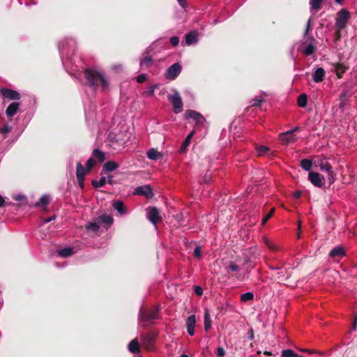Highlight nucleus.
<instances>
[{
    "mask_svg": "<svg viewBox=\"0 0 357 357\" xmlns=\"http://www.w3.org/2000/svg\"><path fill=\"white\" fill-rule=\"evenodd\" d=\"M84 75L88 85L94 91L98 89L100 84L104 90L108 86V82L104 75L95 69L86 68L84 70Z\"/></svg>",
    "mask_w": 357,
    "mask_h": 357,
    "instance_id": "nucleus-1",
    "label": "nucleus"
},
{
    "mask_svg": "<svg viewBox=\"0 0 357 357\" xmlns=\"http://www.w3.org/2000/svg\"><path fill=\"white\" fill-rule=\"evenodd\" d=\"M168 100L173 106V110L175 114H178L183 110L182 98L178 91L174 90L173 94H169L167 96Z\"/></svg>",
    "mask_w": 357,
    "mask_h": 357,
    "instance_id": "nucleus-2",
    "label": "nucleus"
},
{
    "mask_svg": "<svg viewBox=\"0 0 357 357\" xmlns=\"http://www.w3.org/2000/svg\"><path fill=\"white\" fill-rule=\"evenodd\" d=\"M350 13L346 9L340 10L337 14L335 20V28L338 29H344L350 18Z\"/></svg>",
    "mask_w": 357,
    "mask_h": 357,
    "instance_id": "nucleus-3",
    "label": "nucleus"
},
{
    "mask_svg": "<svg viewBox=\"0 0 357 357\" xmlns=\"http://www.w3.org/2000/svg\"><path fill=\"white\" fill-rule=\"evenodd\" d=\"M158 310L152 307L149 310H141L139 312L140 321L145 323H153V321L158 319Z\"/></svg>",
    "mask_w": 357,
    "mask_h": 357,
    "instance_id": "nucleus-4",
    "label": "nucleus"
},
{
    "mask_svg": "<svg viewBox=\"0 0 357 357\" xmlns=\"http://www.w3.org/2000/svg\"><path fill=\"white\" fill-rule=\"evenodd\" d=\"M181 72V66L178 63H175L170 66L166 73L165 77L170 80L175 79Z\"/></svg>",
    "mask_w": 357,
    "mask_h": 357,
    "instance_id": "nucleus-5",
    "label": "nucleus"
},
{
    "mask_svg": "<svg viewBox=\"0 0 357 357\" xmlns=\"http://www.w3.org/2000/svg\"><path fill=\"white\" fill-rule=\"evenodd\" d=\"M308 180L317 188H322L324 186V177L318 172H310Z\"/></svg>",
    "mask_w": 357,
    "mask_h": 357,
    "instance_id": "nucleus-6",
    "label": "nucleus"
},
{
    "mask_svg": "<svg viewBox=\"0 0 357 357\" xmlns=\"http://www.w3.org/2000/svg\"><path fill=\"white\" fill-rule=\"evenodd\" d=\"M184 117L185 119H192L195 120L197 126L202 125L204 121V118L201 114L190 109L185 111Z\"/></svg>",
    "mask_w": 357,
    "mask_h": 357,
    "instance_id": "nucleus-7",
    "label": "nucleus"
},
{
    "mask_svg": "<svg viewBox=\"0 0 357 357\" xmlns=\"http://www.w3.org/2000/svg\"><path fill=\"white\" fill-rule=\"evenodd\" d=\"M148 219L153 225H156L162 221L158 209L156 207H151L148 208Z\"/></svg>",
    "mask_w": 357,
    "mask_h": 357,
    "instance_id": "nucleus-8",
    "label": "nucleus"
},
{
    "mask_svg": "<svg viewBox=\"0 0 357 357\" xmlns=\"http://www.w3.org/2000/svg\"><path fill=\"white\" fill-rule=\"evenodd\" d=\"M157 335V333L153 332L148 333L143 337L142 344L146 349L151 350L153 349V343Z\"/></svg>",
    "mask_w": 357,
    "mask_h": 357,
    "instance_id": "nucleus-9",
    "label": "nucleus"
},
{
    "mask_svg": "<svg viewBox=\"0 0 357 357\" xmlns=\"http://www.w3.org/2000/svg\"><path fill=\"white\" fill-rule=\"evenodd\" d=\"M135 194L143 195L147 199H151L154 196L152 188L149 185H142L136 188Z\"/></svg>",
    "mask_w": 357,
    "mask_h": 357,
    "instance_id": "nucleus-10",
    "label": "nucleus"
},
{
    "mask_svg": "<svg viewBox=\"0 0 357 357\" xmlns=\"http://www.w3.org/2000/svg\"><path fill=\"white\" fill-rule=\"evenodd\" d=\"M279 139L282 142V144H291L297 140L296 135L292 133V131L289 130L280 133Z\"/></svg>",
    "mask_w": 357,
    "mask_h": 357,
    "instance_id": "nucleus-11",
    "label": "nucleus"
},
{
    "mask_svg": "<svg viewBox=\"0 0 357 357\" xmlns=\"http://www.w3.org/2000/svg\"><path fill=\"white\" fill-rule=\"evenodd\" d=\"M1 93L4 98H7L9 100H17L20 99V94L17 91L3 88L1 89Z\"/></svg>",
    "mask_w": 357,
    "mask_h": 357,
    "instance_id": "nucleus-12",
    "label": "nucleus"
},
{
    "mask_svg": "<svg viewBox=\"0 0 357 357\" xmlns=\"http://www.w3.org/2000/svg\"><path fill=\"white\" fill-rule=\"evenodd\" d=\"M308 40H310V43H307V41L305 42L303 45H305V47L301 50L306 56L312 55L316 51V47L313 43V42L315 41L314 38L313 37H310Z\"/></svg>",
    "mask_w": 357,
    "mask_h": 357,
    "instance_id": "nucleus-13",
    "label": "nucleus"
},
{
    "mask_svg": "<svg viewBox=\"0 0 357 357\" xmlns=\"http://www.w3.org/2000/svg\"><path fill=\"white\" fill-rule=\"evenodd\" d=\"M196 317L195 314L190 315L186 319V328L188 334L190 336L195 335V327L196 325Z\"/></svg>",
    "mask_w": 357,
    "mask_h": 357,
    "instance_id": "nucleus-14",
    "label": "nucleus"
},
{
    "mask_svg": "<svg viewBox=\"0 0 357 357\" xmlns=\"http://www.w3.org/2000/svg\"><path fill=\"white\" fill-rule=\"evenodd\" d=\"M185 43L190 45L198 41V33L196 31H191L185 35Z\"/></svg>",
    "mask_w": 357,
    "mask_h": 357,
    "instance_id": "nucleus-15",
    "label": "nucleus"
},
{
    "mask_svg": "<svg viewBox=\"0 0 357 357\" xmlns=\"http://www.w3.org/2000/svg\"><path fill=\"white\" fill-rule=\"evenodd\" d=\"M20 106V103L13 102L10 103L6 110V114L8 117H13L16 113Z\"/></svg>",
    "mask_w": 357,
    "mask_h": 357,
    "instance_id": "nucleus-16",
    "label": "nucleus"
},
{
    "mask_svg": "<svg viewBox=\"0 0 357 357\" xmlns=\"http://www.w3.org/2000/svg\"><path fill=\"white\" fill-rule=\"evenodd\" d=\"M128 350L132 354H137L140 351V345L138 339H133L128 346Z\"/></svg>",
    "mask_w": 357,
    "mask_h": 357,
    "instance_id": "nucleus-17",
    "label": "nucleus"
},
{
    "mask_svg": "<svg viewBox=\"0 0 357 357\" xmlns=\"http://www.w3.org/2000/svg\"><path fill=\"white\" fill-rule=\"evenodd\" d=\"M325 76V70L322 68H317L313 75L314 82H321Z\"/></svg>",
    "mask_w": 357,
    "mask_h": 357,
    "instance_id": "nucleus-18",
    "label": "nucleus"
},
{
    "mask_svg": "<svg viewBox=\"0 0 357 357\" xmlns=\"http://www.w3.org/2000/svg\"><path fill=\"white\" fill-rule=\"evenodd\" d=\"M119 166V165L117 162L114 161H107L104 164L102 171L105 172H110L116 169Z\"/></svg>",
    "mask_w": 357,
    "mask_h": 357,
    "instance_id": "nucleus-19",
    "label": "nucleus"
},
{
    "mask_svg": "<svg viewBox=\"0 0 357 357\" xmlns=\"http://www.w3.org/2000/svg\"><path fill=\"white\" fill-rule=\"evenodd\" d=\"M345 252L344 250L342 247H336L331 250L330 252V257L335 258V257H342L344 256Z\"/></svg>",
    "mask_w": 357,
    "mask_h": 357,
    "instance_id": "nucleus-20",
    "label": "nucleus"
},
{
    "mask_svg": "<svg viewBox=\"0 0 357 357\" xmlns=\"http://www.w3.org/2000/svg\"><path fill=\"white\" fill-rule=\"evenodd\" d=\"M89 172L86 171V169H84L83 165L80 162H78L76 165V176L77 178H84L86 173Z\"/></svg>",
    "mask_w": 357,
    "mask_h": 357,
    "instance_id": "nucleus-21",
    "label": "nucleus"
},
{
    "mask_svg": "<svg viewBox=\"0 0 357 357\" xmlns=\"http://www.w3.org/2000/svg\"><path fill=\"white\" fill-rule=\"evenodd\" d=\"M92 158L100 162H102L105 160V154L99 149H95L92 152Z\"/></svg>",
    "mask_w": 357,
    "mask_h": 357,
    "instance_id": "nucleus-22",
    "label": "nucleus"
},
{
    "mask_svg": "<svg viewBox=\"0 0 357 357\" xmlns=\"http://www.w3.org/2000/svg\"><path fill=\"white\" fill-rule=\"evenodd\" d=\"M113 207L121 214L123 215L126 213L127 209L123 204L122 201H116L113 203Z\"/></svg>",
    "mask_w": 357,
    "mask_h": 357,
    "instance_id": "nucleus-23",
    "label": "nucleus"
},
{
    "mask_svg": "<svg viewBox=\"0 0 357 357\" xmlns=\"http://www.w3.org/2000/svg\"><path fill=\"white\" fill-rule=\"evenodd\" d=\"M347 69L348 67L343 63H337L335 65V70L339 78L342 77V75L344 73Z\"/></svg>",
    "mask_w": 357,
    "mask_h": 357,
    "instance_id": "nucleus-24",
    "label": "nucleus"
},
{
    "mask_svg": "<svg viewBox=\"0 0 357 357\" xmlns=\"http://www.w3.org/2000/svg\"><path fill=\"white\" fill-rule=\"evenodd\" d=\"M162 156V154L154 149H151L147 152V157L151 160H156Z\"/></svg>",
    "mask_w": 357,
    "mask_h": 357,
    "instance_id": "nucleus-25",
    "label": "nucleus"
},
{
    "mask_svg": "<svg viewBox=\"0 0 357 357\" xmlns=\"http://www.w3.org/2000/svg\"><path fill=\"white\" fill-rule=\"evenodd\" d=\"M307 102V96L305 93L300 94L297 98V104L300 107H305Z\"/></svg>",
    "mask_w": 357,
    "mask_h": 357,
    "instance_id": "nucleus-26",
    "label": "nucleus"
},
{
    "mask_svg": "<svg viewBox=\"0 0 357 357\" xmlns=\"http://www.w3.org/2000/svg\"><path fill=\"white\" fill-rule=\"evenodd\" d=\"M204 329L206 331H208L211 327V317H210L208 310H206L204 312Z\"/></svg>",
    "mask_w": 357,
    "mask_h": 357,
    "instance_id": "nucleus-27",
    "label": "nucleus"
},
{
    "mask_svg": "<svg viewBox=\"0 0 357 357\" xmlns=\"http://www.w3.org/2000/svg\"><path fill=\"white\" fill-rule=\"evenodd\" d=\"M58 254L61 257H68L73 254V250L71 248H65L58 250Z\"/></svg>",
    "mask_w": 357,
    "mask_h": 357,
    "instance_id": "nucleus-28",
    "label": "nucleus"
},
{
    "mask_svg": "<svg viewBox=\"0 0 357 357\" xmlns=\"http://www.w3.org/2000/svg\"><path fill=\"white\" fill-rule=\"evenodd\" d=\"M99 223H105L110 225L113 222V218L110 215H102L98 218Z\"/></svg>",
    "mask_w": 357,
    "mask_h": 357,
    "instance_id": "nucleus-29",
    "label": "nucleus"
},
{
    "mask_svg": "<svg viewBox=\"0 0 357 357\" xmlns=\"http://www.w3.org/2000/svg\"><path fill=\"white\" fill-rule=\"evenodd\" d=\"M282 357H305L303 356H299L291 349H284L281 352Z\"/></svg>",
    "mask_w": 357,
    "mask_h": 357,
    "instance_id": "nucleus-30",
    "label": "nucleus"
},
{
    "mask_svg": "<svg viewBox=\"0 0 357 357\" xmlns=\"http://www.w3.org/2000/svg\"><path fill=\"white\" fill-rule=\"evenodd\" d=\"M301 167L305 171H310L311 169L312 162V160L305 158L301 161Z\"/></svg>",
    "mask_w": 357,
    "mask_h": 357,
    "instance_id": "nucleus-31",
    "label": "nucleus"
},
{
    "mask_svg": "<svg viewBox=\"0 0 357 357\" xmlns=\"http://www.w3.org/2000/svg\"><path fill=\"white\" fill-rule=\"evenodd\" d=\"M50 203V197L47 195H43L39 202L36 203V206L46 207Z\"/></svg>",
    "mask_w": 357,
    "mask_h": 357,
    "instance_id": "nucleus-32",
    "label": "nucleus"
},
{
    "mask_svg": "<svg viewBox=\"0 0 357 357\" xmlns=\"http://www.w3.org/2000/svg\"><path fill=\"white\" fill-rule=\"evenodd\" d=\"M254 299V294L252 292H246L241 295V301L246 303Z\"/></svg>",
    "mask_w": 357,
    "mask_h": 357,
    "instance_id": "nucleus-33",
    "label": "nucleus"
},
{
    "mask_svg": "<svg viewBox=\"0 0 357 357\" xmlns=\"http://www.w3.org/2000/svg\"><path fill=\"white\" fill-rule=\"evenodd\" d=\"M91 183H92V185L96 188H101L105 185L106 178L102 176L100 178V179L99 181L93 180Z\"/></svg>",
    "mask_w": 357,
    "mask_h": 357,
    "instance_id": "nucleus-34",
    "label": "nucleus"
},
{
    "mask_svg": "<svg viewBox=\"0 0 357 357\" xmlns=\"http://www.w3.org/2000/svg\"><path fill=\"white\" fill-rule=\"evenodd\" d=\"M152 63H153V59H152V57L150 56H145L140 61V66L142 67H143V66L149 67L152 65Z\"/></svg>",
    "mask_w": 357,
    "mask_h": 357,
    "instance_id": "nucleus-35",
    "label": "nucleus"
},
{
    "mask_svg": "<svg viewBox=\"0 0 357 357\" xmlns=\"http://www.w3.org/2000/svg\"><path fill=\"white\" fill-rule=\"evenodd\" d=\"M319 167L321 171H325L326 172L333 170L331 165L327 161L321 162V164L319 165Z\"/></svg>",
    "mask_w": 357,
    "mask_h": 357,
    "instance_id": "nucleus-36",
    "label": "nucleus"
},
{
    "mask_svg": "<svg viewBox=\"0 0 357 357\" xmlns=\"http://www.w3.org/2000/svg\"><path fill=\"white\" fill-rule=\"evenodd\" d=\"M85 227L86 229L91 230L94 232H97L100 229V226H99L98 223H96V222L87 223Z\"/></svg>",
    "mask_w": 357,
    "mask_h": 357,
    "instance_id": "nucleus-37",
    "label": "nucleus"
},
{
    "mask_svg": "<svg viewBox=\"0 0 357 357\" xmlns=\"http://www.w3.org/2000/svg\"><path fill=\"white\" fill-rule=\"evenodd\" d=\"M323 0H310V4L312 10H318L321 8Z\"/></svg>",
    "mask_w": 357,
    "mask_h": 357,
    "instance_id": "nucleus-38",
    "label": "nucleus"
},
{
    "mask_svg": "<svg viewBox=\"0 0 357 357\" xmlns=\"http://www.w3.org/2000/svg\"><path fill=\"white\" fill-rule=\"evenodd\" d=\"M96 160L93 159L92 157H91L90 158H89L86 161V171L87 172H91V170L92 169V168L95 166L96 165Z\"/></svg>",
    "mask_w": 357,
    "mask_h": 357,
    "instance_id": "nucleus-39",
    "label": "nucleus"
},
{
    "mask_svg": "<svg viewBox=\"0 0 357 357\" xmlns=\"http://www.w3.org/2000/svg\"><path fill=\"white\" fill-rule=\"evenodd\" d=\"M190 144V140L185 137V139H184V141L183 142V143L181 145V147L179 149L180 152L183 153L184 151H185V150L187 149V148L188 147Z\"/></svg>",
    "mask_w": 357,
    "mask_h": 357,
    "instance_id": "nucleus-40",
    "label": "nucleus"
},
{
    "mask_svg": "<svg viewBox=\"0 0 357 357\" xmlns=\"http://www.w3.org/2000/svg\"><path fill=\"white\" fill-rule=\"evenodd\" d=\"M328 173V176H327V179H328V183H329V185H331V184H333L335 181V174L333 172V171H331V172H327Z\"/></svg>",
    "mask_w": 357,
    "mask_h": 357,
    "instance_id": "nucleus-41",
    "label": "nucleus"
},
{
    "mask_svg": "<svg viewBox=\"0 0 357 357\" xmlns=\"http://www.w3.org/2000/svg\"><path fill=\"white\" fill-rule=\"evenodd\" d=\"M270 151V149L266 146H260L257 147V151L259 155H263L265 153Z\"/></svg>",
    "mask_w": 357,
    "mask_h": 357,
    "instance_id": "nucleus-42",
    "label": "nucleus"
},
{
    "mask_svg": "<svg viewBox=\"0 0 357 357\" xmlns=\"http://www.w3.org/2000/svg\"><path fill=\"white\" fill-rule=\"evenodd\" d=\"M274 212L275 208H271V210L262 219V225H265L267 222V221L273 215Z\"/></svg>",
    "mask_w": 357,
    "mask_h": 357,
    "instance_id": "nucleus-43",
    "label": "nucleus"
},
{
    "mask_svg": "<svg viewBox=\"0 0 357 357\" xmlns=\"http://www.w3.org/2000/svg\"><path fill=\"white\" fill-rule=\"evenodd\" d=\"M227 268L232 272L238 271L240 270V267L233 261L229 262Z\"/></svg>",
    "mask_w": 357,
    "mask_h": 357,
    "instance_id": "nucleus-44",
    "label": "nucleus"
},
{
    "mask_svg": "<svg viewBox=\"0 0 357 357\" xmlns=\"http://www.w3.org/2000/svg\"><path fill=\"white\" fill-rule=\"evenodd\" d=\"M342 30V29H336V31L334 34V42L336 44L338 43V42L340 40V39L342 38V33H341Z\"/></svg>",
    "mask_w": 357,
    "mask_h": 357,
    "instance_id": "nucleus-45",
    "label": "nucleus"
},
{
    "mask_svg": "<svg viewBox=\"0 0 357 357\" xmlns=\"http://www.w3.org/2000/svg\"><path fill=\"white\" fill-rule=\"evenodd\" d=\"M264 101V100L263 98H256L252 100V101H251V107H258Z\"/></svg>",
    "mask_w": 357,
    "mask_h": 357,
    "instance_id": "nucleus-46",
    "label": "nucleus"
},
{
    "mask_svg": "<svg viewBox=\"0 0 357 357\" xmlns=\"http://www.w3.org/2000/svg\"><path fill=\"white\" fill-rule=\"evenodd\" d=\"M193 254L196 258L200 259L202 257V248L197 245L194 250Z\"/></svg>",
    "mask_w": 357,
    "mask_h": 357,
    "instance_id": "nucleus-47",
    "label": "nucleus"
},
{
    "mask_svg": "<svg viewBox=\"0 0 357 357\" xmlns=\"http://www.w3.org/2000/svg\"><path fill=\"white\" fill-rule=\"evenodd\" d=\"M179 38L178 36H172L170 38V43L174 47H176L179 43Z\"/></svg>",
    "mask_w": 357,
    "mask_h": 357,
    "instance_id": "nucleus-48",
    "label": "nucleus"
},
{
    "mask_svg": "<svg viewBox=\"0 0 357 357\" xmlns=\"http://www.w3.org/2000/svg\"><path fill=\"white\" fill-rule=\"evenodd\" d=\"M11 131V128L8 126V124H5L1 128V130L0 132L5 135V134H7L8 132H10Z\"/></svg>",
    "mask_w": 357,
    "mask_h": 357,
    "instance_id": "nucleus-49",
    "label": "nucleus"
},
{
    "mask_svg": "<svg viewBox=\"0 0 357 357\" xmlns=\"http://www.w3.org/2000/svg\"><path fill=\"white\" fill-rule=\"evenodd\" d=\"M266 245L268 247V248H270L271 250H278V247L277 245H275L274 243H273L271 241H270L269 240L266 239Z\"/></svg>",
    "mask_w": 357,
    "mask_h": 357,
    "instance_id": "nucleus-50",
    "label": "nucleus"
},
{
    "mask_svg": "<svg viewBox=\"0 0 357 357\" xmlns=\"http://www.w3.org/2000/svg\"><path fill=\"white\" fill-rule=\"evenodd\" d=\"M146 79V74H141L137 76V82L139 84L143 83Z\"/></svg>",
    "mask_w": 357,
    "mask_h": 357,
    "instance_id": "nucleus-51",
    "label": "nucleus"
},
{
    "mask_svg": "<svg viewBox=\"0 0 357 357\" xmlns=\"http://www.w3.org/2000/svg\"><path fill=\"white\" fill-rule=\"evenodd\" d=\"M211 174L206 172L202 178V182L206 183H208L211 181Z\"/></svg>",
    "mask_w": 357,
    "mask_h": 357,
    "instance_id": "nucleus-52",
    "label": "nucleus"
},
{
    "mask_svg": "<svg viewBox=\"0 0 357 357\" xmlns=\"http://www.w3.org/2000/svg\"><path fill=\"white\" fill-rule=\"evenodd\" d=\"M216 354L218 357H223L225 355V351L222 347H218L217 349Z\"/></svg>",
    "mask_w": 357,
    "mask_h": 357,
    "instance_id": "nucleus-53",
    "label": "nucleus"
},
{
    "mask_svg": "<svg viewBox=\"0 0 357 357\" xmlns=\"http://www.w3.org/2000/svg\"><path fill=\"white\" fill-rule=\"evenodd\" d=\"M195 293L197 296H202L203 294V289L199 286H195Z\"/></svg>",
    "mask_w": 357,
    "mask_h": 357,
    "instance_id": "nucleus-54",
    "label": "nucleus"
},
{
    "mask_svg": "<svg viewBox=\"0 0 357 357\" xmlns=\"http://www.w3.org/2000/svg\"><path fill=\"white\" fill-rule=\"evenodd\" d=\"M77 181H78L79 186L81 188H84V178H77Z\"/></svg>",
    "mask_w": 357,
    "mask_h": 357,
    "instance_id": "nucleus-55",
    "label": "nucleus"
},
{
    "mask_svg": "<svg viewBox=\"0 0 357 357\" xmlns=\"http://www.w3.org/2000/svg\"><path fill=\"white\" fill-rule=\"evenodd\" d=\"M179 5L183 8H185L187 7V2L185 0H177Z\"/></svg>",
    "mask_w": 357,
    "mask_h": 357,
    "instance_id": "nucleus-56",
    "label": "nucleus"
},
{
    "mask_svg": "<svg viewBox=\"0 0 357 357\" xmlns=\"http://www.w3.org/2000/svg\"><path fill=\"white\" fill-rule=\"evenodd\" d=\"M301 196V191H294L293 192V197L295 198V199H299Z\"/></svg>",
    "mask_w": 357,
    "mask_h": 357,
    "instance_id": "nucleus-57",
    "label": "nucleus"
},
{
    "mask_svg": "<svg viewBox=\"0 0 357 357\" xmlns=\"http://www.w3.org/2000/svg\"><path fill=\"white\" fill-rule=\"evenodd\" d=\"M310 29V20H309L308 22H307V26H306V29H305V33H304L305 36H307V33H308Z\"/></svg>",
    "mask_w": 357,
    "mask_h": 357,
    "instance_id": "nucleus-58",
    "label": "nucleus"
},
{
    "mask_svg": "<svg viewBox=\"0 0 357 357\" xmlns=\"http://www.w3.org/2000/svg\"><path fill=\"white\" fill-rule=\"evenodd\" d=\"M301 351H303V352H307L309 354H315V353H319L317 351H315V350H310V349H301Z\"/></svg>",
    "mask_w": 357,
    "mask_h": 357,
    "instance_id": "nucleus-59",
    "label": "nucleus"
},
{
    "mask_svg": "<svg viewBox=\"0 0 357 357\" xmlns=\"http://www.w3.org/2000/svg\"><path fill=\"white\" fill-rule=\"evenodd\" d=\"M55 217H56L55 215H53L52 217L45 218V219H44L43 222H44V223H48L50 221H52V220H54L55 218Z\"/></svg>",
    "mask_w": 357,
    "mask_h": 357,
    "instance_id": "nucleus-60",
    "label": "nucleus"
},
{
    "mask_svg": "<svg viewBox=\"0 0 357 357\" xmlns=\"http://www.w3.org/2000/svg\"><path fill=\"white\" fill-rule=\"evenodd\" d=\"M195 132V130L191 131L186 137L187 139L191 140L192 137L194 136Z\"/></svg>",
    "mask_w": 357,
    "mask_h": 357,
    "instance_id": "nucleus-61",
    "label": "nucleus"
},
{
    "mask_svg": "<svg viewBox=\"0 0 357 357\" xmlns=\"http://www.w3.org/2000/svg\"><path fill=\"white\" fill-rule=\"evenodd\" d=\"M249 335H249V338H250V340H252V339H253V337H254V331H253V329H252V328H250V333H249Z\"/></svg>",
    "mask_w": 357,
    "mask_h": 357,
    "instance_id": "nucleus-62",
    "label": "nucleus"
},
{
    "mask_svg": "<svg viewBox=\"0 0 357 357\" xmlns=\"http://www.w3.org/2000/svg\"><path fill=\"white\" fill-rule=\"evenodd\" d=\"M357 324V317H356L352 323V330H355Z\"/></svg>",
    "mask_w": 357,
    "mask_h": 357,
    "instance_id": "nucleus-63",
    "label": "nucleus"
},
{
    "mask_svg": "<svg viewBox=\"0 0 357 357\" xmlns=\"http://www.w3.org/2000/svg\"><path fill=\"white\" fill-rule=\"evenodd\" d=\"M23 199H24V197L23 195H17L15 199L17 201H22Z\"/></svg>",
    "mask_w": 357,
    "mask_h": 357,
    "instance_id": "nucleus-64",
    "label": "nucleus"
}]
</instances>
